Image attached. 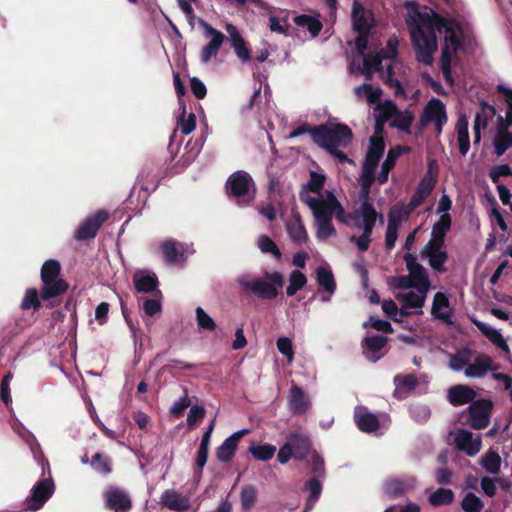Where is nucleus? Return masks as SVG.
<instances>
[{
	"instance_id": "f257e3e1",
	"label": "nucleus",
	"mask_w": 512,
	"mask_h": 512,
	"mask_svg": "<svg viewBox=\"0 0 512 512\" xmlns=\"http://www.w3.org/2000/svg\"><path fill=\"white\" fill-rule=\"evenodd\" d=\"M431 24L442 35L440 68L445 82L453 86L452 62L458 58V52L465 51L475 43L473 23L467 11L462 7H453L443 14L433 13Z\"/></svg>"
},
{
	"instance_id": "f03ea898",
	"label": "nucleus",
	"mask_w": 512,
	"mask_h": 512,
	"mask_svg": "<svg viewBox=\"0 0 512 512\" xmlns=\"http://www.w3.org/2000/svg\"><path fill=\"white\" fill-rule=\"evenodd\" d=\"M351 128L342 123L313 126V142L327 152L334 148H347L353 140Z\"/></svg>"
},
{
	"instance_id": "7ed1b4c3",
	"label": "nucleus",
	"mask_w": 512,
	"mask_h": 512,
	"mask_svg": "<svg viewBox=\"0 0 512 512\" xmlns=\"http://www.w3.org/2000/svg\"><path fill=\"white\" fill-rule=\"evenodd\" d=\"M436 32V29L432 28L431 17L428 19L426 27H422L420 24L410 27L411 43L418 62L432 65L433 54L437 50Z\"/></svg>"
},
{
	"instance_id": "20e7f679",
	"label": "nucleus",
	"mask_w": 512,
	"mask_h": 512,
	"mask_svg": "<svg viewBox=\"0 0 512 512\" xmlns=\"http://www.w3.org/2000/svg\"><path fill=\"white\" fill-rule=\"evenodd\" d=\"M61 265L57 260H47L41 267L42 287L40 297L42 300H49L64 294L68 288V283L60 278Z\"/></svg>"
},
{
	"instance_id": "39448f33",
	"label": "nucleus",
	"mask_w": 512,
	"mask_h": 512,
	"mask_svg": "<svg viewBox=\"0 0 512 512\" xmlns=\"http://www.w3.org/2000/svg\"><path fill=\"white\" fill-rule=\"evenodd\" d=\"M240 285L249 289L260 299L272 300L277 297L278 289L283 287L284 276L282 273L275 271L273 273H266L264 279L252 282L241 280Z\"/></svg>"
},
{
	"instance_id": "423d86ee",
	"label": "nucleus",
	"mask_w": 512,
	"mask_h": 512,
	"mask_svg": "<svg viewBox=\"0 0 512 512\" xmlns=\"http://www.w3.org/2000/svg\"><path fill=\"white\" fill-rule=\"evenodd\" d=\"M226 191L229 196H233L248 203L255 197V182L248 172L238 170L228 177Z\"/></svg>"
},
{
	"instance_id": "0eeeda50",
	"label": "nucleus",
	"mask_w": 512,
	"mask_h": 512,
	"mask_svg": "<svg viewBox=\"0 0 512 512\" xmlns=\"http://www.w3.org/2000/svg\"><path fill=\"white\" fill-rule=\"evenodd\" d=\"M493 403L488 399H478L467 408L465 423L475 430L484 429L489 425Z\"/></svg>"
},
{
	"instance_id": "6e6552de",
	"label": "nucleus",
	"mask_w": 512,
	"mask_h": 512,
	"mask_svg": "<svg viewBox=\"0 0 512 512\" xmlns=\"http://www.w3.org/2000/svg\"><path fill=\"white\" fill-rule=\"evenodd\" d=\"M109 213L106 210H98L93 215L87 217L74 233V239L85 241L93 239L100 227L108 220Z\"/></svg>"
},
{
	"instance_id": "1a4fd4ad",
	"label": "nucleus",
	"mask_w": 512,
	"mask_h": 512,
	"mask_svg": "<svg viewBox=\"0 0 512 512\" xmlns=\"http://www.w3.org/2000/svg\"><path fill=\"white\" fill-rule=\"evenodd\" d=\"M54 492V483L52 479H43L39 481L32 489L31 495L24 502L25 509L28 511H37L43 507Z\"/></svg>"
},
{
	"instance_id": "9d476101",
	"label": "nucleus",
	"mask_w": 512,
	"mask_h": 512,
	"mask_svg": "<svg viewBox=\"0 0 512 512\" xmlns=\"http://www.w3.org/2000/svg\"><path fill=\"white\" fill-rule=\"evenodd\" d=\"M106 509L113 512H130L132 500L127 491L116 486H109L104 493Z\"/></svg>"
},
{
	"instance_id": "9b49d317",
	"label": "nucleus",
	"mask_w": 512,
	"mask_h": 512,
	"mask_svg": "<svg viewBox=\"0 0 512 512\" xmlns=\"http://www.w3.org/2000/svg\"><path fill=\"white\" fill-rule=\"evenodd\" d=\"M201 26L204 29L205 38H209L210 41L202 48L200 59L202 63H208L212 57L218 54L226 36L203 20L201 21Z\"/></svg>"
},
{
	"instance_id": "f8f14e48",
	"label": "nucleus",
	"mask_w": 512,
	"mask_h": 512,
	"mask_svg": "<svg viewBox=\"0 0 512 512\" xmlns=\"http://www.w3.org/2000/svg\"><path fill=\"white\" fill-rule=\"evenodd\" d=\"M403 258L409 271V277L414 282L415 289H417L419 293L426 294L430 287L429 276L426 269L417 262L416 256L409 252L406 253Z\"/></svg>"
},
{
	"instance_id": "ddd939ff",
	"label": "nucleus",
	"mask_w": 512,
	"mask_h": 512,
	"mask_svg": "<svg viewBox=\"0 0 512 512\" xmlns=\"http://www.w3.org/2000/svg\"><path fill=\"white\" fill-rule=\"evenodd\" d=\"M332 196L333 193L329 192L327 200H323L320 198L311 197L306 192L303 191L300 193L301 201L307 204L309 208L312 210L316 222L332 220Z\"/></svg>"
},
{
	"instance_id": "4468645a",
	"label": "nucleus",
	"mask_w": 512,
	"mask_h": 512,
	"mask_svg": "<svg viewBox=\"0 0 512 512\" xmlns=\"http://www.w3.org/2000/svg\"><path fill=\"white\" fill-rule=\"evenodd\" d=\"M351 19L353 30L361 35H370L372 28L375 25L374 14L357 0L353 2Z\"/></svg>"
},
{
	"instance_id": "2eb2a0df",
	"label": "nucleus",
	"mask_w": 512,
	"mask_h": 512,
	"mask_svg": "<svg viewBox=\"0 0 512 512\" xmlns=\"http://www.w3.org/2000/svg\"><path fill=\"white\" fill-rule=\"evenodd\" d=\"M433 162L434 161L429 162L428 172L421 178L414 194L412 195L408 203L410 206V210H415L416 208H418L429 197V195L436 186L437 176H433L431 173Z\"/></svg>"
},
{
	"instance_id": "dca6fc26",
	"label": "nucleus",
	"mask_w": 512,
	"mask_h": 512,
	"mask_svg": "<svg viewBox=\"0 0 512 512\" xmlns=\"http://www.w3.org/2000/svg\"><path fill=\"white\" fill-rule=\"evenodd\" d=\"M385 151V142L381 136H372L362 165V171L376 173L379 161Z\"/></svg>"
},
{
	"instance_id": "f3484780",
	"label": "nucleus",
	"mask_w": 512,
	"mask_h": 512,
	"mask_svg": "<svg viewBox=\"0 0 512 512\" xmlns=\"http://www.w3.org/2000/svg\"><path fill=\"white\" fill-rule=\"evenodd\" d=\"M249 433V430L243 429L233 433L226 438L216 449V458L222 463L230 462L236 453L237 447L242 437Z\"/></svg>"
},
{
	"instance_id": "a211bd4d",
	"label": "nucleus",
	"mask_w": 512,
	"mask_h": 512,
	"mask_svg": "<svg viewBox=\"0 0 512 512\" xmlns=\"http://www.w3.org/2000/svg\"><path fill=\"white\" fill-rule=\"evenodd\" d=\"M498 369L499 365L494 364L490 356L480 354L474 359L473 363H467L465 375L467 377L482 378L488 371H497Z\"/></svg>"
},
{
	"instance_id": "6ab92c4d",
	"label": "nucleus",
	"mask_w": 512,
	"mask_h": 512,
	"mask_svg": "<svg viewBox=\"0 0 512 512\" xmlns=\"http://www.w3.org/2000/svg\"><path fill=\"white\" fill-rule=\"evenodd\" d=\"M455 443L459 450L464 451L468 456L476 455L481 448V439L473 438V434L465 429H458L455 435Z\"/></svg>"
},
{
	"instance_id": "aec40b11",
	"label": "nucleus",
	"mask_w": 512,
	"mask_h": 512,
	"mask_svg": "<svg viewBox=\"0 0 512 512\" xmlns=\"http://www.w3.org/2000/svg\"><path fill=\"white\" fill-rule=\"evenodd\" d=\"M133 283L137 292L152 293L156 292L160 297L162 293L158 290L159 281L155 273L138 271L133 276Z\"/></svg>"
},
{
	"instance_id": "412c9836",
	"label": "nucleus",
	"mask_w": 512,
	"mask_h": 512,
	"mask_svg": "<svg viewBox=\"0 0 512 512\" xmlns=\"http://www.w3.org/2000/svg\"><path fill=\"white\" fill-rule=\"evenodd\" d=\"M442 119H448L445 105L441 100L432 98L423 110L420 123L426 125L429 122H436Z\"/></svg>"
},
{
	"instance_id": "4be33fe9",
	"label": "nucleus",
	"mask_w": 512,
	"mask_h": 512,
	"mask_svg": "<svg viewBox=\"0 0 512 512\" xmlns=\"http://www.w3.org/2000/svg\"><path fill=\"white\" fill-rule=\"evenodd\" d=\"M410 148L407 146L397 145L392 147L386 156V159L381 165V171L378 174L377 181L379 184H384L388 181L390 171L394 168L397 159L405 152H409Z\"/></svg>"
},
{
	"instance_id": "5701e85b",
	"label": "nucleus",
	"mask_w": 512,
	"mask_h": 512,
	"mask_svg": "<svg viewBox=\"0 0 512 512\" xmlns=\"http://www.w3.org/2000/svg\"><path fill=\"white\" fill-rule=\"evenodd\" d=\"M310 407V401L303 389L297 385L290 388L289 409L293 415H303Z\"/></svg>"
},
{
	"instance_id": "b1692460",
	"label": "nucleus",
	"mask_w": 512,
	"mask_h": 512,
	"mask_svg": "<svg viewBox=\"0 0 512 512\" xmlns=\"http://www.w3.org/2000/svg\"><path fill=\"white\" fill-rule=\"evenodd\" d=\"M161 504L170 510L185 512L190 508L189 498L175 490H165L161 495Z\"/></svg>"
},
{
	"instance_id": "393cba45",
	"label": "nucleus",
	"mask_w": 512,
	"mask_h": 512,
	"mask_svg": "<svg viewBox=\"0 0 512 512\" xmlns=\"http://www.w3.org/2000/svg\"><path fill=\"white\" fill-rule=\"evenodd\" d=\"M287 442L292 448L293 458L295 460L302 461L306 459L311 450V441L306 435L292 433L288 437Z\"/></svg>"
},
{
	"instance_id": "a878e982",
	"label": "nucleus",
	"mask_w": 512,
	"mask_h": 512,
	"mask_svg": "<svg viewBox=\"0 0 512 512\" xmlns=\"http://www.w3.org/2000/svg\"><path fill=\"white\" fill-rule=\"evenodd\" d=\"M226 31L230 36L232 47L238 58L242 62L249 61L251 59L250 50L246 46V43L237 28L233 24H227Z\"/></svg>"
},
{
	"instance_id": "bb28decb",
	"label": "nucleus",
	"mask_w": 512,
	"mask_h": 512,
	"mask_svg": "<svg viewBox=\"0 0 512 512\" xmlns=\"http://www.w3.org/2000/svg\"><path fill=\"white\" fill-rule=\"evenodd\" d=\"M316 279L319 289L328 293V296H322L321 300L323 302L330 301V296L336 291V282L332 271L329 268L320 266L316 269Z\"/></svg>"
},
{
	"instance_id": "cd10ccee",
	"label": "nucleus",
	"mask_w": 512,
	"mask_h": 512,
	"mask_svg": "<svg viewBox=\"0 0 512 512\" xmlns=\"http://www.w3.org/2000/svg\"><path fill=\"white\" fill-rule=\"evenodd\" d=\"M475 396V391L466 385H455L448 390V400L453 406L472 403Z\"/></svg>"
},
{
	"instance_id": "c85d7f7f",
	"label": "nucleus",
	"mask_w": 512,
	"mask_h": 512,
	"mask_svg": "<svg viewBox=\"0 0 512 512\" xmlns=\"http://www.w3.org/2000/svg\"><path fill=\"white\" fill-rule=\"evenodd\" d=\"M468 125L467 116L465 114L460 115L455 125V131L457 134L459 152L462 156H466L470 149Z\"/></svg>"
},
{
	"instance_id": "c756f323",
	"label": "nucleus",
	"mask_w": 512,
	"mask_h": 512,
	"mask_svg": "<svg viewBox=\"0 0 512 512\" xmlns=\"http://www.w3.org/2000/svg\"><path fill=\"white\" fill-rule=\"evenodd\" d=\"M286 229L290 239L295 244L302 245L307 242L308 234L300 215L297 214L292 220L288 221Z\"/></svg>"
},
{
	"instance_id": "7c9ffc66",
	"label": "nucleus",
	"mask_w": 512,
	"mask_h": 512,
	"mask_svg": "<svg viewBox=\"0 0 512 512\" xmlns=\"http://www.w3.org/2000/svg\"><path fill=\"white\" fill-rule=\"evenodd\" d=\"M475 326L478 328V330L489 339L491 343H493L497 348L501 349L505 353H509L510 349L507 345L505 339L501 335V333L496 330L495 328L487 325L486 323L482 321L475 320L474 321Z\"/></svg>"
},
{
	"instance_id": "2f4dec72",
	"label": "nucleus",
	"mask_w": 512,
	"mask_h": 512,
	"mask_svg": "<svg viewBox=\"0 0 512 512\" xmlns=\"http://www.w3.org/2000/svg\"><path fill=\"white\" fill-rule=\"evenodd\" d=\"M137 179L143 190L153 192L159 185V171L153 165H147L142 169Z\"/></svg>"
},
{
	"instance_id": "473e14b6",
	"label": "nucleus",
	"mask_w": 512,
	"mask_h": 512,
	"mask_svg": "<svg viewBox=\"0 0 512 512\" xmlns=\"http://www.w3.org/2000/svg\"><path fill=\"white\" fill-rule=\"evenodd\" d=\"M161 251L166 262L170 264L184 261L183 246L174 240H167L163 242L161 244Z\"/></svg>"
},
{
	"instance_id": "72a5a7b5",
	"label": "nucleus",
	"mask_w": 512,
	"mask_h": 512,
	"mask_svg": "<svg viewBox=\"0 0 512 512\" xmlns=\"http://www.w3.org/2000/svg\"><path fill=\"white\" fill-rule=\"evenodd\" d=\"M412 486L413 484L409 480L392 477L385 481L383 489L389 497H399L404 495Z\"/></svg>"
},
{
	"instance_id": "f704fd0d",
	"label": "nucleus",
	"mask_w": 512,
	"mask_h": 512,
	"mask_svg": "<svg viewBox=\"0 0 512 512\" xmlns=\"http://www.w3.org/2000/svg\"><path fill=\"white\" fill-rule=\"evenodd\" d=\"M449 305H450V302H449L448 297L442 292H437L433 298V304H432V310H431L432 315L435 318L440 319L447 324H450L451 317H452L451 312L450 311H444V312L440 311L442 308H448Z\"/></svg>"
},
{
	"instance_id": "c9c22d12",
	"label": "nucleus",
	"mask_w": 512,
	"mask_h": 512,
	"mask_svg": "<svg viewBox=\"0 0 512 512\" xmlns=\"http://www.w3.org/2000/svg\"><path fill=\"white\" fill-rule=\"evenodd\" d=\"M355 423L358 429L365 433L376 432L380 427L378 417L370 412H361L354 415Z\"/></svg>"
},
{
	"instance_id": "e433bc0d",
	"label": "nucleus",
	"mask_w": 512,
	"mask_h": 512,
	"mask_svg": "<svg viewBox=\"0 0 512 512\" xmlns=\"http://www.w3.org/2000/svg\"><path fill=\"white\" fill-rule=\"evenodd\" d=\"M359 211L363 219L362 233L372 235L376 220L378 218V213L374 209L371 202L361 203Z\"/></svg>"
},
{
	"instance_id": "4c0bfd02",
	"label": "nucleus",
	"mask_w": 512,
	"mask_h": 512,
	"mask_svg": "<svg viewBox=\"0 0 512 512\" xmlns=\"http://www.w3.org/2000/svg\"><path fill=\"white\" fill-rule=\"evenodd\" d=\"M412 211L409 204L405 206L401 203L392 206L388 213V224L400 228L402 223L409 218Z\"/></svg>"
},
{
	"instance_id": "58836bf2",
	"label": "nucleus",
	"mask_w": 512,
	"mask_h": 512,
	"mask_svg": "<svg viewBox=\"0 0 512 512\" xmlns=\"http://www.w3.org/2000/svg\"><path fill=\"white\" fill-rule=\"evenodd\" d=\"M294 23L299 27L307 28L312 37L318 36L323 28L320 20L307 14L296 16Z\"/></svg>"
},
{
	"instance_id": "ea45409f",
	"label": "nucleus",
	"mask_w": 512,
	"mask_h": 512,
	"mask_svg": "<svg viewBox=\"0 0 512 512\" xmlns=\"http://www.w3.org/2000/svg\"><path fill=\"white\" fill-rule=\"evenodd\" d=\"M454 492L447 488H438L429 496V503L434 507L449 505L454 500Z\"/></svg>"
},
{
	"instance_id": "a19ab883",
	"label": "nucleus",
	"mask_w": 512,
	"mask_h": 512,
	"mask_svg": "<svg viewBox=\"0 0 512 512\" xmlns=\"http://www.w3.org/2000/svg\"><path fill=\"white\" fill-rule=\"evenodd\" d=\"M307 283V277L299 270H293L289 275V285L286 288V294L289 297L294 296Z\"/></svg>"
},
{
	"instance_id": "79ce46f5",
	"label": "nucleus",
	"mask_w": 512,
	"mask_h": 512,
	"mask_svg": "<svg viewBox=\"0 0 512 512\" xmlns=\"http://www.w3.org/2000/svg\"><path fill=\"white\" fill-rule=\"evenodd\" d=\"M354 91L356 96L360 98L366 97L369 104L376 103L382 95V90L379 87L373 88V86L368 83H363L355 87Z\"/></svg>"
},
{
	"instance_id": "37998d69",
	"label": "nucleus",
	"mask_w": 512,
	"mask_h": 512,
	"mask_svg": "<svg viewBox=\"0 0 512 512\" xmlns=\"http://www.w3.org/2000/svg\"><path fill=\"white\" fill-rule=\"evenodd\" d=\"M249 452L256 460L268 461L275 455L276 447L268 443L252 445L249 447Z\"/></svg>"
},
{
	"instance_id": "c03bdc74",
	"label": "nucleus",
	"mask_w": 512,
	"mask_h": 512,
	"mask_svg": "<svg viewBox=\"0 0 512 512\" xmlns=\"http://www.w3.org/2000/svg\"><path fill=\"white\" fill-rule=\"evenodd\" d=\"M489 111L491 115L496 114V109L493 105H490L486 101L481 102V111L477 112L474 118L473 130L481 131V129H485L488 124V117L485 115V112Z\"/></svg>"
},
{
	"instance_id": "a18cd8bd",
	"label": "nucleus",
	"mask_w": 512,
	"mask_h": 512,
	"mask_svg": "<svg viewBox=\"0 0 512 512\" xmlns=\"http://www.w3.org/2000/svg\"><path fill=\"white\" fill-rule=\"evenodd\" d=\"M375 181V174L370 172L361 171L360 175V199L362 203L370 202L369 196L373 182Z\"/></svg>"
},
{
	"instance_id": "49530a36",
	"label": "nucleus",
	"mask_w": 512,
	"mask_h": 512,
	"mask_svg": "<svg viewBox=\"0 0 512 512\" xmlns=\"http://www.w3.org/2000/svg\"><path fill=\"white\" fill-rule=\"evenodd\" d=\"M494 152L499 157L512 147V133H496L493 139Z\"/></svg>"
},
{
	"instance_id": "de8ad7c7",
	"label": "nucleus",
	"mask_w": 512,
	"mask_h": 512,
	"mask_svg": "<svg viewBox=\"0 0 512 512\" xmlns=\"http://www.w3.org/2000/svg\"><path fill=\"white\" fill-rule=\"evenodd\" d=\"M451 224V216L448 213L441 214L439 220L432 227L431 236L445 239Z\"/></svg>"
},
{
	"instance_id": "09e8293b",
	"label": "nucleus",
	"mask_w": 512,
	"mask_h": 512,
	"mask_svg": "<svg viewBox=\"0 0 512 512\" xmlns=\"http://www.w3.org/2000/svg\"><path fill=\"white\" fill-rule=\"evenodd\" d=\"M258 248L262 253H269L277 260H281L282 253L276 243L267 235H261L258 238Z\"/></svg>"
},
{
	"instance_id": "8fccbe9b",
	"label": "nucleus",
	"mask_w": 512,
	"mask_h": 512,
	"mask_svg": "<svg viewBox=\"0 0 512 512\" xmlns=\"http://www.w3.org/2000/svg\"><path fill=\"white\" fill-rule=\"evenodd\" d=\"M385 59L382 57V55L378 52L376 55L373 56H367L363 60V72L365 73L366 77L368 79L371 78L372 72L374 71H381L382 70V60Z\"/></svg>"
},
{
	"instance_id": "3c124183",
	"label": "nucleus",
	"mask_w": 512,
	"mask_h": 512,
	"mask_svg": "<svg viewBox=\"0 0 512 512\" xmlns=\"http://www.w3.org/2000/svg\"><path fill=\"white\" fill-rule=\"evenodd\" d=\"M483 507L482 500L472 492H468L461 501V508L465 512H481Z\"/></svg>"
},
{
	"instance_id": "603ef678",
	"label": "nucleus",
	"mask_w": 512,
	"mask_h": 512,
	"mask_svg": "<svg viewBox=\"0 0 512 512\" xmlns=\"http://www.w3.org/2000/svg\"><path fill=\"white\" fill-rule=\"evenodd\" d=\"M422 256L428 258L429 265L436 272L444 273L446 271V268L444 266V264L448 260V254L446 251L424 254Z\"/></svg>"
},
{
	"instance_id": "864d4df0",
	"label": "nucleus",
	"mask_w": 512,
	"mask_h": 512,
	"mask_svg": "<svg viewBox=\"0 0 512 512\" xmlns=\"http://www.w3.org/2000/svg\"><path fill=\"white\" fill-rule=\"evenodd\" d=\"M39 297L40 292L38 293L35 288L27 289L21 302V308L23 310H29L31 308L35 310L39 309L41 307Z\"/></svg>"
},
{
	"instance_id": "5fc2aeb1",
	"label": "nucleus",
	"mask_w": 512,
	"mask_h": 512,
	"mask_svg": "<svg viewBox=\"0 0 512 512\" xmlns=\"http://www.w3.org/2000/svg\"><path fill=\"white\" fill-rule=\"evenodd\" d=\"M185 116L186 109L184 106L177 125L182 134L189 135L196 127V116L194 113H190L187 118Z\"/></svg>"
},
{
	"instance_id": "6e6d98bb",
	"label": "nucleus",
	"mask_w": 512,
	"mask_h": 512,
	"mask_svg": "<svg viewBox=\"0 0 512 512\" xmlns=\"http://www.w3.org/2000/svg\"><path fill=\"white\" fill-rule=\"evenodd\" d=\"M91 466L102 474H109L112 471L111 459L101 453H96L90 461Z\"/></svg>"
},
{
	"instance_id": "4d7b16f0",
	"label": "nucleus",
	"mask_w": 512,
	"mask_h": 512,
	"mask_svg": "<svg viewBox=\"0 0 512 512\" xmlns=\"http://www.w3.org/2000/svg\"><path fill=\"white\" fill-rule=\"evenodd\" d=\"M483 467L492 474H497L500 471L501 467V458L500 456L494 452L489 451L482 459Z\"/></svg>"
},
{
	"instance_id": "13d9d810",
	"label": "nucleus",
	"mask_w": 512,
	"mask_h": 512,
	"mask_svg": "<svg viewBox=\"0 0 512 512\" xmlns=\"http://www.w3.org/2000/svg\"><path fill=\"white\" fill-rule=\"evenodd\" d=\"M141 299L143 301L141 308L145 315L154 317L162 312V303L160 298L143 297Z\"/></svg>"
},
{
	"instance_id": "bf43d9fd",
	"label": "nucleus",
	"mask_w": 512,
	"mask_h": 512,
	"mask_svg": "<svg viewBox=\"0 0 512 512\" xmlns=\"http://www.w3.org/2000/svg\"><path fill=\"white\" fill-rule=\"evenodd\" d=\"M306 488L310 491V496L307 500V506L312 507L318 501L321 495L322 484L317 478L313 477L307 481Z\"/></svg>"
},
{
	"instance_id": "052dcab7",
	"label": "nucleus",
	"mask_w": 512,
	"mask_h": 512,
	"mask_svg": "<svg viewBox=\"0 0 512 512\" xmlns=\"http://www.w3.org/2000/svg\"><path fill=\"white\" fill-rule=\"evenodd\" d=\"M388 339L382 335H374L365 337L363 340V346L366 347L371 352H379L382 348L387 344Z\"/></svg>"
},
{
	"instance_id": "680f3d73",
	"label": "nucleus",
	"mask_w": 512,
	"mask_h": 512,
	"mask_svg": "<svg viewBox=\"0 0 512 512\" xmlns=\"http://www.w3.org/2000/svg\"><path fill=\"white\" fill-rule=\"evenodd\" d=\"M325 180L326 178L323 174H319L315 171H312L310 173V179L304 186V188L309 192L319 194L324 187Z\"/></svg>"
},
{
	"instance_id": "e2e57ef3",
	"label": "nucleus",
	"mask_w": 512,
	"mask_h": 512,
	"mask_svg": "<svg viewBox=\"0 0 512 512\" xmlns=\"http://www.w3.org/2000/svg\"><path fill=\"white\" fill-rule=\"evenodd\" d=\"M402 301L406 308H421L424 305L425 294L410 291L402 296Z\"/></svg>"
},
{
	"instance_id": "0e129e2a",
	"label": "nucleus",
	"mask_w": 512,
	"mask_h": 512,
	"mask_svg": "<svg viewBox=\"0 0 512 512\" xmlns=\"http://www.w3.org/2000/svg\"><path fill=\"white\" fill-rule=\"evenodd\" d=\"M196 320L201 329L213 331L216 328L215 321L201 307L196 308Z\"/></svg>"
},
{
	"instance_id": "69168bd1",
	"label": "nucleus",
	"mask_w": 512,
	"mask_h": 512,
	"mask_svg": "<svg viewBox=\"0 0 512 512\" xmlns=\"http://www.w3.org/2000/svg\"><path fill=\"white\" fill-rule=\"evenodd\" d=\"M317 223V238L326 240L336 235V229L332 224V220H324Z\"/></svg>"
},
{
	"instance_id": "338daca9",
	"label": "nucleus",
	"mask_w": 512,
	"mask_h": 512,
	"mask_svg": "<svg viewBox=\"0 0 512 512\" xmlns=\"http://www.w3.org/2000/svg\"><path fill=\"white\" fill-rule=\"evenodd\" d=\"M384 83L390 88H395L396 96L404 94L401 82L397 78H394V68L392 65H389L386 69Z\"/></svg>"
},
{
	"instance_id": "774afa93",
	"label": "nucleus",
	"mask_w": 512,
	"mask_h": 512,
	"mask_svg": "<svg viewBox=\"0 0 512 512\" xmlns=\"http://www.w3.org/2000/svg\"><path fill=\"white\" fill-rule=\"evenodd\" d=\"M241 505L244 510H249L256 501V489L253 486H247L242 489L241 494Z\"/></svg>"
}]
</instances>
